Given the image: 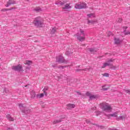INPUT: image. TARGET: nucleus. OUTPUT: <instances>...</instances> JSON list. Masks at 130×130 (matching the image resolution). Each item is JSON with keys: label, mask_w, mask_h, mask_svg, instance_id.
I'll return each instance as SVG.
<instances>
[{"label": "nucleus", "mask_w": 130, "mask_h": 130, "mask_svg": "<svg viewBox=\"0 0 130 130\" xmlns=\"http://www.w3.org/2000/svg\"><path fill=\"white\" fill-rule=\"evenodd\" d=\"M97 23V20L94 19V20H88L87 24H95Z\"/></svg>", "instance_id": "obj_14"}, {"label": "nucleus", "mask_w": 130, "mask_h": 130, "mask_svg": "<svg viewBox=\"0 0 130 130\" xmlns=\"http://www.w3.org/2000/svg\"><path fill=\"white\" fill-rule=\"evenodd\" d=\"M33 23L36 27H42L43 26V20L41 17H37L35 19Z\"/></svg>", "instance_id": "obj_3"}, {"label": "nucleus", "mask_w": 130, "mask_h": 130, "mask_svg": "<svg viewBox=\"0 0 130 130\" xmlns=\"http://www.w3.org/2000/svg\"><path fill=\"white\" fill-rule=\"evenodd\" d=\"M4 94H7L9 92V90H8V89L5 88L4 89Z\"/></svg>", "instance_id": "obj_25"}, {"label": "nucleus", "mask_w": 130, "mask_h": 130, "mask_svg": "<svg viewBox=\"0 0 130 130\" xmlns=\"http://www.w3.org/2000/svg\"><path fill=\"white\" fill-rule=\"evenodd\" d=\"M84 46H85V44H83Z\"/></svg>", "instance_id": "obj_45"}, {"label": "nucleus", "mask_w": 130, "mask_h": 130, "mask_svg": "<svg viewBox=\"0 0 130 130\" xmlns=\"http://www.w3.org/2000/svg\"><path fill=\"white\" fill-rule=\"evenodd\" d=\"M35 11H36V12H40L41 11V8H37L35 9Z\"/></svg>", "instance_id": "obj_27"}, {"label": "nucleus", "mask_w": 130, "mask_h": 130, "mask_svg": "<svg viewBox=\"0 0 130 130\" xmlns=\"http://www.w3.org/2000/svg\"><path fill=\"white\" fill-rule=\"evenodd\" d=\"M48 90V87H45L44 89H43V91H44V93L45 95H47V93L46 92H45L46 91H47Z\"/></svg>", "instance_id": "obj_21"}, {"label": "nucleus", "mask_w": 130, "mask_h": 130, "mask_svg": "<svg viewBox=\"0 0 130 130\" xmlns=\"http://www.w3.org/2000/svg\"><path fill=\"white\" fill-rule=\"evenodd\" d=\"M64 66H62V68H64Z\"/></svg>", "instance_id": "obj_41"}, {"label": "nucleus", "mask_w": 130, "mask_h": 130, "mask_svg": "<svg viewBox=\"0 0 130 130\" xmlns=\"http://www.w3.org/2000/svg\"><path fill=\"white\" fill-rule=\"evenodd\" d=\"M108 89H109V87H106V86H105V85H104V86H103V87H102V90H103V91H107V90H108Z\"/></svg>", "instance_id": "obj_18"}, {"label": "nucleus", "mask_w": 130, "mask_h": 130, "mask_svg": "<svg viewBox=\"0 0 130 130\" xmlns=\"http://www.w3.org/2000/svg\"><path fill=\"white\" fill-rule=\"evenodd\" d=\"M55 32H56L55 28H52L51 29V34H54Z\"/></svg>", "instance_id": "obj_20"}, {"label": "nucleus", "mask_w": 130, "mask_h": 130, "mask_svg": "<svg viewBox=\"0 0 130 130\" xmlns=\"http://www.w3.org/2000/svg\"><path fill=\"white\" fill-rule=\"evenodd\" d=\"M43 96H44V94L41 93L40 94H38L37 95V97H38V98H42V97H43Z\"/></svg>", "instance_id": "obj_22"}, {"label": "nucleus", "mask_w": 130, "mask_h": 130, "mask_svg": "<svg viewBox=\"0 0 130 130\" xmlns=\"http://www.w3.org/2000/svg\"><path fill=\"white\" fill-rule=\"evenodd\" d=\"M125 35H130V31H127L126 32H125Z\"/></svg>", "instance_id": "obj_35"}, {"label": "nucleus", "mask_w": 130, "mask_h": 130, "mask_svg": "<svg viewBox=\"0 0 130 130\" xmlns=\"http://www.w3.org/2000/svg\"><path fill=\"white\" fill-rule=\"evenodd\" d=\"M120 118V119H124V118H125V116H121Z\"/></svg>", "instance_id": "obj_32"}, {"label": "nucleus", "mask_w": 130, "mask_h": 130, "mask_svg": "<svg viewBox=\"0 0 130 130\" xmlns=\"http://www.w3.org/2000/svg\"><path fill=\"white\" fill-rule=\"evenodd\" d=\"M12 70L13 71H16L17 72H21L23 71V67L21 64H18L17 66H13L12 67Z\"/></svg>", "instance_id": "obj_6"}, {"label": "nucleus", "mask_w": 130, "mask_h": 130, "mask_svg": "<svg viewBox=\"0 0 130 130\" xmlns=\"http://www.w3.org/2000/svg\"><path fill=\"white\" fill-rule=\"evenodd\" d=\"M107 34H108V36H110L111 35V34H112V32L109 31V32H107Z\"/></svg>", "instance_id": "obj_34"}, {"label": "nucleus", "mask_w": 130, "mask_h": 130, "mask_svg": "<svg viewBox=\"0 0 130 130\" xmlns=\"http://www.w3.org/2000/svg\"><path fill=\"white\" fill-rule=\"evenodd\" d=\"M118 113H119V112H115L113 114L108 115L107 117H108V118H110V117H117Z\"/></svg>", "instance_id": "obj_9"}, {"label": "nucleus", "mask_w": 130, "mask_h": 130, "mask_svg": "<svg viewBox=\"0 0 130 130\" xmlns=\"http://www.w3.org/2000/svg\"><path fill=\"white\" fill-rule=\"evenodd\" d=\"M55 4L60 5V6H62V9L63 12H66V11H68L70 10V9H72V7L71 5H70V4H67L64 5V2H62L61 1L56 3Z\"/></svg>", "instance_id": "obj_2"}, {"label": "nucleus", "mask_w": 130, "mask_h": 130, "mask_svg": "<svg viewBox=\"0 0 130 130\" xmlns=\"http://www.w3.org/2000/svg\"><path fill=\"white\" fill-rule=\"evenodd\" d=\"M59 122H61V120H55L53 122V123L55 124L56 123H59Z\"/></svg>", "instance_id": "obj_24"}, {"label": "nucleus", "mask_w": 130, "mask_h": 130, "mask_svg": "<svg viewBox=\"0 0 130 130\" xmlns=\"http://www.w3.org/2000/svg\"><path fill=\"white\" fill-rule=\"evenodd\" d=\"M76 93H77V94H79V95H82V94L81 93V92H80V91H76Z\"/></svg>", "instance_id": "obj_39"}, {"label": "nucleus", "mask_w": 130, "mask_h": 130, "mask_svg": "<svg viewBox=\"0 0 130 130\" xmlns=\"http://www.w3.org/2000/svg\"><path fill=\"white\" fill-rule=\"evenodd\" d=\"M25 64H27V66H31V64H32V61L26 60L25 62Z\"/></svg>", "instance_id": "obj_16"}, {"label": "nucleus", "mask_w": 130, "mask_h": 130, "mask_svg": "<svg viewBox=\"0 0 130 130\" xmlns=\"http://www.w3.org/2000/svg\"><path fill=\"white\" fill-rule=\"evenodd\" d=\"M28 112H30V110H28Z\"/></svg>", "instance_id": "obj_42"}, {"label": "nucleus", "mask_w": 130, "mask_h": 130, "mask_svg": "<svg viewBox=\"0 0 130 130\" xmlns=\"http://www.w3.org/2000/svg\"><path fill=\"white\" fill-rule=\"evenodd\" d=\"M115 69H116V67H114V70H115Z\"/></svg>", "instance_id": "obj_40"}, {"label": "nucleus", "mask_w": 130, "mask_h": 130, "mask_svg": "<svg viewBox=\"0 0 130 130\" xmlns=\"http://www.w3.org/2000/svg\"><path fill=\"white\" fill-rule=\"evenodd\" d=\"M103 77H109V74L108 73H105L103 74Z\"/></svg>", "instance_id": "obj_29"}, {"label": "nucleus", "mask_w": 130, "mask_h": 130, "mask_svg": "<svg viewBox=\"0 0 130 130\" xmlns=\"http://www.w3.org/2000/svg\"><path fill=\"white\" fill-rule=\"evenodd\" d=\"M75 9L81 10L82 9H86L87 8V4L84 3H77L75 5Z\"/></svg>", "instance_id": "obj_5"}, {"label": "nucleus", "mask_w": 130, "mask_h": 130, "mask_svg": "<svg viewBox=\"0 0 130 130\" xmlns=\"http://www.w3.org/2000/svg\"><path fill=\"white\" fill-rule=\"evenodd\" d=\"M66 54L67 55H70L71 54V53L70 52V51H67Z\"/></svg>", "instance_id": "obj_33"}, {"label": "nucleus", "mask_w": 130, "mask_h": 130, "mask_svg": "<svg viewBox=\"0 0 130 130\" xmlns=\"http://www.w3.org/2000/svg\"><path fill=\"white\" fill-rule=\"evenodd\" d=\"M101 106L103 110H104V111H107V112H110V111H111V109H112L110 105H109L108 104H101Z\"/></svg>", "instance_id": "obj_4"}, {"label": "nucleus", "mask_w": 130, "mask_h": 130, "mask_svg": "<svg viewBox=\"0 0 130 130\" xmlns=\"http://www.w3.org/2000/svg\"><path fill=\"white\" fill-rule=\"evenodd\" d=\"M96 98H97V95H91L89 97V99H90L91 100L93 99H96Z\"/></svg>", "instance_id": "obj_17"}, {"label": "nucleus", "mask_w": 130, "mask_h": 130, "mask_svg": "<svg viewBox=\"0 0 130 130\" xmlns=\"http://www.w3.org/2000/svg\"><path fill=\"white\" fill-rule=\"evenodd\" d=\"M88 50L90 52H94V51H95V49H94L93 48H89V49H88Z\"/></svg>", "instance_id": "obj_28"}, {"label": "nucleus", "mask_w": 130, "mask_h": 130, "mask_svg": "<svg viewBox=\"0 0 130 130\" xmlns=\"http://www.w3.org/2000/svg\"><path fill=\"white\" fill-rule=\"evenodd\" d=\"M86 96H89L90 98V96H91V92H87L86 93Z\"/></svg>", "instance_id": "obj_30"}, {"label": "nucleus", "mask_w": 130, "mask_h": 130, "mask_svg": "<svg viewBox=\"0 0 130 130\" xmlns=\"http://www.w3.org/2000/svg\"><path fill=\"white\" fill-rule=\"evenodd\" d=\"M6 117L7 119L9 120V121H14V118H13V117H11L10 115H7L6 116Z\"/></svg>", "instance_id": "obj_15"}, {"label": "nucleus", "mask_w": 130, "mask_h": 130, "mask_svg": "<svg viewBox=\"0 0 130 130\" xmlns=\"http://www.w3.org/2000/svg\"><path fill=\"white\" fill-rule=\"evenodd\" d=\"M16 2L14 0H9V2H7V5H6V8L10 7L11 5H15Z\"/></svg>", "instance_id": "obj_10"}, {"label": "nucleus", "mask_w": 130, "mask_h": 130, "mask_svg": "<svg viewBox=\"0 0 130 130\" xmlns=\"http://www.w3.org/2000/svg\"><path fill=\"white\" fill-rule=\"evenodd\" d=\"M25 113H27V112H25Z\"/></svg>", "instance_id": "obj_44"}, {"label": "nucleus", "mask_w": 130, "mask_h": 130, "mask_svg": "<svg viewBox=\"0 0 130 130\" xmlns=\"http://www.w3.org/2000/svg\"><path fill=\"white\" fill-rule=\"evenodd\" d=\"M19 107H23V104H18Z\"/></svg>", "instance_id": "obj_37"}, {"label": "nucleus", "mask_w": 130, "mask_h": 130, "mask_svg": "<svg viewBox=\"0 0 130 130\" xmlns=\"http://www.w3.org/2000/svg\"><path fill=\"white\" fill-rule=\"evenodd\" d=\"M95 17H96L95 13H90L87 14V18H95Z\"/></svg>", "instance_id": "obj_13"}, {"label": "nucleus", "mask_w": 130, "mask_h": 130, "mask_svg": "<svg viewBox=\"0 0 130 130\" xmlns=\"http://www.w3.org/2000/svg\"><path fill=\"white\" fill-rule=\"evenodd\" d=\"M115 44H119L121 43V40H119L118 38H115L114 39Z\"/></svg>", "instance_id": "obj_11"}, {"label": "nucleus", "mask_w": 130, "mask_h": 130, "mask_svg": "<svg viewBox=\"0 0 130 130\" xmlns=\"http://www.w3.org/2000/svg\"><path fill=\"white\" fill-rule=\"evenodd\" d=\"M88 68H86L85 69H77L76 72H81V71H88Z\"/></svg>", "instance_id": "obj_23"}, {"label": "nucleus", "mask_w": 130, "mask_h": 130, "mask_svg": "<svg viewBox=\"0 0 130 130\" xmlns=\"http://www.w3.org/2000/svg\"><path fill=\"white\" fill-rule=\"evenodd\" d=\"M121 21H122V19H121V18H119V20H118V22H119V23H121Z\"/></svg>", "instance_id": "obj_38"}, {"label": "nucleus", "mask_w": 130, "mask_h": 130, "mask_svg": "<svg viewBox=\"0 0 130 130\" xmlns=\"http://www.w3.org/2000/svg\"><path fill=\"white\" fill-rule=\"evenodd\" d=\"M52 66H53V67H54V66H52Z\"/></svg>", "instance_id": "obj_43"}, {"label": "nucleus", "mask_w": 130, "mask_h": 130, "mask_svg": "<svg viewBox=\"0 0 130 130\" xmlns=\"http://www.w3.org/2000/svg\"><path fill=\"white\" fill-rule=\"evenodd\" d=\"M68 109H72V108H75V104H69L67 105Z\"/></svg>", "instance_id": "obj_12"}, {"label": "nucleus", "mask_w": 130, "mask_h": 130, "mask_svg": "<svg viewBox=\"0 0 130 130\" xmlns=\"http://www.w3.org/2000/svg\"><path fill=\"white\" fill-rule=\"evenodd\" d=\"M14 8H12L10 9H3L2 10V11H3V12H8V11H10L11 10H13Z\"/></svg>", "instance_id": "obj_26"}, {"label": "nucleus", "mask_w": 130, "mask_h": 130, "mask_svg": "<svg viewBox=\"0 0 130 130\" xmlns=\"http://www.w3.org/2000/svg\"><path fill=\"white\" fill-rule=\"evenodd\" d=\"M56 61L57 62H60V63H63V62H66V60L63 56L59 55L57 56Z\"/></svg>", "instance_id": "obj_7"}, {"label": "nucleus", "mask_w": 130, "mask_h": 130, "mask_svg": "<svg viewBox=\"0 0 130 130\" xmlns=\"http://www.w3.org/2000/svg\"><path fill=\"white\" fill-rule=\"evenodd\" d=\"M114 60L113 59H111L108 60L107 62L104 63L103 66H102V69H105L106 67H108L109 66H111V62H113Z\"/></svg>", "instance_id": "obj_8"}, {"label": "nucleus", "mask_w": 130, "mask_h": 130, "mask_svg": "<svg viewBox=\"0 0 130 130\" xmlns=\"http://www.w3.org/2000/svg\"><path fill=\"white\" fill-rule=\"evenodd\" d=\"M126 29H127V27L126 26L123 27V32H125V30H126Z\"/></svg>", "instance_id": "obj_31"}, {"label": "nucleus", "mask_w": 130, "mask_h": 130, "mask_svg": "<svg viewBox=\"0 0 130 130\" xmlns=\"http://www.w3.org/2000/svg\"><path fill=\"white\" fill-rule=\"evenodd\" d=\"M77 38L79 41L83 42L85 40V32L83 29H80L79 31L76 34Z\"/></svg>", "instance_id": "obj_1"}, {"label": "nucleus", "mask_w": 130, "mask_h": 130, "mask_svg": "<svg viewBox=\"0 0 130 130\" xmlns=\"http://www.w3.org/2000/svg\"><path fill=\"white\" fill-rule=\"evenodd\" d=\"M31 98H35V97L36 96V94L35 93V91H32V92H31Z\"/></svg>", "instance_id": "obj_19"}, {"label": "nucleus", "mask_w": 130, "mask_h": 130, "mask_svg": "<svg viewBox=\"0 0 130 130\" xmlns=\"http://www.w3.org/2000/svg\"><path fill=\"white\" fill-rule=\"evenodd\" d=\"M125 91L126 93H128V94H130V90H125Z\"/></svg>", "instance_id": "obj_36"}]
</instances>
